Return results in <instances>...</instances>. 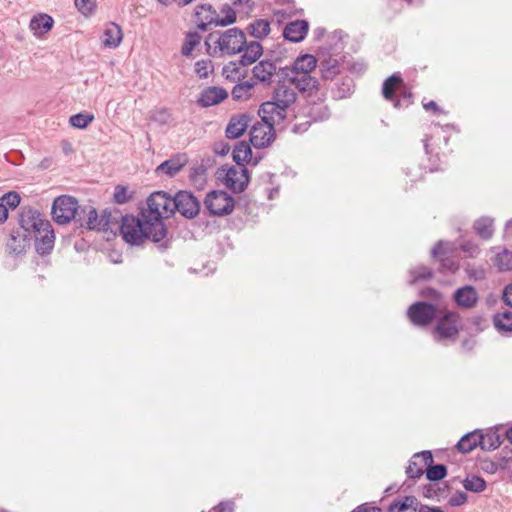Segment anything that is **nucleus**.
<instances>
[{
	"label": "nucleus",
	"mask_w": 512,
	"mask_h": 512,
	"mask_svg": "<svg viewBox=\"0 0 512 512\" xmlns=\"http://www.w3.org/2000/svg\"><path fill=\"white\" fill-rule=\"evenodd\" d=\"M233 3L235 5L247 6L248 8H251L250 0H233Z\"/></svg>",
	"instance_id": "338daca9"
},
{
	"label": "nucleus",
	"mask_w": 512,
	"mask_h": 512,
	"mask_svg": "<svg viewBox=\"0 0 512 512\" xmlns=\"http://www.w3.org/2000/svg\"><path fill=\"white\" fill-rule=\"evenodd\" d=\"M205 207L212 215L223 216L234 209V199L224 191H212L207 194Z\"/></svg>",
	"instance_id": "6e6552de"
},
{
	"label": "nucleus",
	"mask_w": 512,
	"mask_h": 512,
	"mask_svg": "<svg viewBox=\"0 0 512 512\" xmlns=\"http://www.w3.org/2000/svg\"><path fill=\"white\" fill-rule=\"evenodd\" d=\"M419 507H417V511L418 512H444L441 508L439 507H430V506H427V505H418Z\"/></svg>",
	"instance_id": "0e129e2a"
},
{
	"label": "nucleus",
	"mask_w": 512,
	"mask_h": 512,
	"mask_svg": "<svg viewBox=\"0 0 512 512\" xmlns=\"http://www.w3.org/2000/svg\"><path fill=\"white\" fill-rule=\"evenodd\" d=\"M421 295L423 297H430V298H433L435 300H438L441 298V294L436 291L435 289H432V288H428L424 291H422Z\"/></svg>",
	"instance_id": "680f3d73"
},
{
	"label": "nucleus",
	"mask_w": 512,
	"mask_h": 512,
	"mask_svg": "<svg viewBox=\"0 0 512 512\" xmlns=\"http://www.w3.org/2000/svg\"><path fill=\"white\" fill-rule=\"evenodd\" d=\"M259 116L261 120H256L251 125L250 142L255 148H264L274 140V124H278L281 121H272L271 118L264 119L263 115Z\"/></svg>",
	"instance_id": "39448f33"
},
{
	"label": "nucleus",
	"mask_w": 512,
	"mask_h": 512,
	"mask_svg": "<svg viewBox=\"0 0 512 512\" xmlns=\"http://www.w3.org/2000/svg\"><path fill=\"white\" fill-rule=\"evenodd\" d=\"M147 221L148 218L143 216L141 218L133 215L122 216L119 229L124 241L131 245H140L145 239L153 241L156 229Z\"/></svg>",
	"instance_id": "20e7f679"
},
{
	"label": "nucleus",
	"mask_w": 512,
	"mask_h": 512,
	"mask_svg": "<svg viewBox=\"0 0 512 512\" xmlns=\"http://www.w3.org/2000/svg\"><path fill=\"white\" fill-rule=\"evenodd\" d=\"M460 315L455 311H446L439 318L433 331L436 341L455 340L459 333Z\"/></svg>",
	"instance_id": "423d86ee"
},
{
	"label": "nucleus",
	"mask_w": 512,
	"mask_h": 512,
	"mask_svg": "<svg viewBox=\"0 0 512 512\" xmlns=\"http://www.w3.org/2000/svg\"><path fill=\"white\" fill-rule=\"evenodd\" d=\"M288 81L295 86V88L300 91H311L316 89L318 86V81L310 74L303 73H286Z\"/></svg>",
	"instance_id": "393cba45"
},
{
	"label": "nucleus",
	"mask_w": 512,
	"mask_h": 512,
	"mask_svg": "<svg viewBox=\"0 0 512 512\" xmlns=\"http://www.w3.org/2000/svg\"><path fill=\"white\" fill-rule=\"evenodd\" d=\"M252 151L250 145L241 141L237 143L233 149V160L236 162V166L243 165L244 162L251 161Z\"/></svg>",
	"instance_id": "2f4dec72"
},
{
	"label": "nucleus",
	"mask_w": 512,
	"mask_h": 512,
	"mask_svg": "<svg viewBox=\"0 0 512 512\" xmlns=\"http://www.w3.org/2000/svg\"><path fill=\"white\" fill-rule=\"evenodd\" d=\"M297 94L295 90L285 84L279 85L271 101L264 102L258 111L263 118H271L272 121H283L287 112L295 103Z\"/></svg>",
	"instance_id": "7ed1b4c3"
},
{
	"label": "nucleus",
	"mask_w": 512,
	"mask_h": 512,
	"mask_svg": "<svg viewBox=\"0 0 512 512\" xmlns=\"http://www.w3.org/2000/svg\"><path fill=\"white\" fill-rule=\"evenodd\" d=\"M151 120L160 125H166L171 122L172 117H171L169 110L162 108V109H158L152 113Z\"/></svg>",
	"instance_id": "603ef678"
},
{
	"label": "nucleus",
	"mask_w": 512,
	"mask_h": 512,
	"mask_svg": "<svg viewBox=\"0 0 512 512\" xmlns=\"http://www.w3.org/2000/svg\"><path fill=\"white\" fill-rule=\"evenodd\" d=\"M228 93L225 89L220 87H208L201 92V95L198 99V103L203 107H210L213 105H217L226 99Z\"/></svg>",
	"instance_id": "5701e85b"
},
{
	"label": "nucleus",
	"mask_w": 512,
	"mask_h": 512,
	"mask_svg": "<svg viewBox=\"0 0 512 512\" xmlns=\"http://www.w3.org/2000/svg\"><path fill=\"white\" fill-rule=\"evenodd\" d=\"M94 120V115L90 113H78L72 115L69 119V123L71 126L78 129H85L88 127Z\"/></svg>",
	"instance_id": "ea45409f"
},
{
	"label": "nucleus",
	"mask_w": 512,
	"mask_h": 512,
	"mask_svg": "<svg viewBox=\"0 0 512 512\" xmlns=\"http://www.w3.org/2000/svg\"><path fill=\"white\" fill-rule=\"evenodd\" d=\"M349 69L354 73H362L366 69V65L363 62H353L350 64Z\"/></svg>",
	"instance_id": "e2e57ef3"
},
{
	"label": "nucleus",
	"mask_w": 512,
	"mask_h": 512,
	"mask_svg": "<svg viewBox=\"0 0 512 512\" xmlns=\"http://www.w3.org/2000/svg\"><path fill=\"white\" fill-rule=\"evenodd\" d=\"M501 445V437L497 431H489L481 434V448L485 451H492Z\"/></svg>",
	"instance_id": "e433bc0d"
},
{
	"label": "nucleus",
	"mask_w": 512,
	"mask_h": 512,
	"mask_svg": "<svg viewBox=\"0 0 512 512\" xmlns=\"http://www.w3.org/2000/svg\"><path fill=\"white\" fill-rule=\"evenodd\" d=\"M220 12L223 16L218 14L217 25L225 27L236 22V12L229 5H223Z\"/></svg>",
	"instance_id": "37998d69"
},
{
	"label": "nucleus",
	"mask_w": 512,
	"mask_h": 512,
	"mask_svg": "<svg viewBox=\"0 0 512 512\" xmlns=\"http://www.w3.org/2000/svg\"><path fill=\"white\" fill-rule=\"evenodd\" d=\"M467 501V495L463 491H457L455 494H453L449 500L448 503L452 507H457L465 504Z\"/></svg>",
	"instance_id": "4d7b16f0"
},
{
	"label": "nucleus",
	"mask_w": 512,
	"mask_h": 512,
	"mask_svg": "<svg viewBox=\"0 0 512 512\" xmlns=\"http://www.w3.org/2000/svg\"><path fill=\"white\" fill-rule=\"evenodd\" d=\"M502 300L507 306L512 307V283L504 288Z\"/></svg>",
	"instance_id": "bf43d9fd"
},
{
	"label": "nucleus",
	"mask_w": 512,
	"mask_h": 512,
	"mask_svg": "<svg viewBox=\"0 0 512 512\" xmlns=\"http://www.w3.org/2000/svg\"><path fill=\"white\" fill-rule=\"evenodd\" d=\"M423 107L427 111L432 110L435 114H440L442 112V109L437 105L435 101L423 103Z\"/></svg>",
	"instance_id": "052dcab7"
},
{
	"label": "nucleus",
	"mask_w": 512,
	"mask_h": 512,
	"mask_svg": "<svg viewBox=\"0 0 512 512\" xmlns=\"http://www.w3.org/2000/svg\"><path fill=\"white\" fill-rule=\"evenodd\" d=\"M53 24L54 20L50 15L39 13L31 18L29 29L32 31L34 36L40 38L52 29Z\"/></svg>",
	"instance_id": "4be33fe9"
},
{
	"label": "nucleus",
	"mask_w": 512,
	"mask_h": 512,
	"mask_svg": "<svg viewBox=\"0 0 512 512\" xmlns=\"http://www.w3.org/2000/svg\"><path fill=\"white\" fill-rule=\"evenodd\" d=\"M437 309L434 305L427 302L413 303L407 311L409 320L418 326H426L430 324L436 317Z\"/></svg>",
	"instance_id": "1a4fd4ad"
},
{
	"label": "nucleus",
	"mask_w": 512,
	"mask_h": 512,
	"mask_svg": "<svg viewBox=\"0 0 512 512\" xmlns=\"http://www.w3.org/2000/svg\"><path fill=\"white\" fill-rule=\"evenodd\" d=\"M0 202L7 209H15L20 203V196L17 192L10 191L0 197Z\"/></svg>",
	"instance_id": "8fccbe9b"
},
{
	"label": "nucleus",
	"mask_w": 512,
	"mask_h": 512,
	"mask_svg": "<svg viewBox=\"0 0 512 512\" xmlns=\"http://www.w3.org/2000/svg\"><path fill=\"white\" fill-rule=\"evenodd\" d=\"M308 22L305 20H296L288 23L283 31V36L290 42H301L308 32Z\"/></svg>",
	"instance_id": "412c9836"
},
{
	"label": "nucleus",
	"mask_w": 512,
	"mask_h": 512,
	"mask_svg": "<svg viewBox=\"0 0 512 512\" xmlns=\"http://www.w3.org/2000/svg\"><path fill=\"white\" fill-rule=\"evenodd\" d=\"M35 247L39 254L45 255L50 253L54 247L55 235L51 224L43 227L39 232L35 233Z\"/></svg>",
	"instance_id": "f3484780"
},
{
	"label": "nucleus",
	"mask_w": 512,
	"mask_h": 512,
	"mask_svg": "<svg viewBox=\"0 0 512 512\" xmlns=\"http://www.w3.org/2000/svg\"><path fill=\"white\" fill-rule=\"evenodd\" d=\"M450 246L451 245L449 242L439 241L433 247L431 254L434 258H438L440 260L443 270L455 272L458 270V264L451 260L449 257H446V255L451 252Z\"/></svg>",
	"instance_id": "6ab92c4d"
},
{
	"label": "nucleus",
	"mask_w": 512,
	"mask_h": 512,
	"mask_svg": "<svg viewBox=\"0 0 512 512\" xmlns=\"http://www.w3.org/2000/svg\"><path fill=\"white\" fill-rule=\"evenodd\" d=\"M252 120L253 117L248 113H242L232 116L226 127V137L229 139L239 138L251 125Z\"/></svg>",
	"instance_id": "dca6fc26"
},
{
	"label": "nucleus",
	"mask_w": 512,
	"mask_h": 512,
	"mask_svg": "<svg viewBox=\"0 0 512 512\" xmlns=\"http://www.w3.org/2000/svg\"><path fill=\"white\" fill-rule=\"evenodd\" d=\"M254 88V84L250 81H245L236 84L232 91L231 95L234 100H244L248 99L251 96L252 90Z\"/></svg>",
	"instance_id": "4c0bfd02"
},
{
	"label": "nucleus",
	"mask_w": 512,
	"mask_h": 512,
	"mask_svg": "<svg viewBox=\"0 0 512 512\" xmlns=\"http://www.w3.org/2000/svg\"><path fill=\"white\" fill-rule=\"evenodd\" d=\"M494 266L500 271H507L512 268V251L503 250L496 254L493 260Z\"/></svg>",
	"instance_id": "58836bf2"
},
{
	"label": "nucleus",
	"mask_w": 512,
	"mask_h": 512,
	"mask_svg": "<svg viewBox=\"0 0 512 512\" xmlns=\"http://www.w3.org/2000/svg\"><path fill=\"white\" fill-rule=\"evenodd\" d=\"M188 163V157L184 153L176 154L170 159L162 162L155 169L158 177L166 176L172 178L176 176Z\"/></svg>",
	"instance_id": "f8f14e48"
},
{
	"label": "nucleus",
	"mask_w": 512,
	"mask_h": 512,
	"mask_svg": "<svg viewBox=\"0 0 512 512\" xmlns=\"http://www.w3.org/2000/svg\"><path fill=\"white\" fill-rule=\"evenodd\" d=\"M175 211L186 218L195 217L200 209L199 201L187 191H179L175 196Z\"/></svg>",
	"instance_id": "9b49d317"
},
{
	"label": "nucleus",
	"mask_w": 512,
	"mask_h": 512,
	"mask_svg": "<svg viewBox=\"0 0 512 512\" xmlns=\"http://www.w3.org/2000/svg\"><path fill=\"white\" fill-rule=\"evenodd\" d=\"M243 67L244 65H242L240 61H231L223 67L222 74L227 80L236 82L243 78L245 75Z\"/></svg>",
	"instance_id": "c756f323"
},
{
	"label": "nucleus",
	"mask_w": 512,
	"mask_h": 512,
	"mask_svg": "<svg viewBox=\"0 0 512 512\" xmlns=\"http://www.w3.org/2000/svg\"><path fill=\"white\" fill-rule=\"evenodd\" d=\"M83 212L87 214L86 226L91 230H100V217L95 208L88 206L83 209Z\"/></svg>",
	"instance_id": "de8ad7c7"
},
{
	"label": "nucleus",
	"mask_w": 512,
	"mask_h": 512,
	"mask_svg": "<svg viewBox=\"0 0 512 512\" xmlns=\"http://www.w3.org/2000/svg\"><path fill=\"white\" fill-rule=\"evenodd\" d=\"M74 2L77 10L85 17L93 15L96 11V0H75Z\"/></svg>",
	"instance_id": "a18cd8bd"
},
{
	"label": "nucleus",
	"mask_w": 512,
	"mask_h": 512,
	"mask_svg": "<svg viewBox=\"0 0 512 512\" xmlns=\"http://www.w3.org/2000/svg\"><path fill=\"white\" fill-rule=\"evenodd\" d=\"M305 114L314 122L323 121L328 119L329 110L323 103H314L305 107Z\"/></svg>",
	"instance_id": "f704fd0d"
},
{
	"label": "nucleus",
	"mask_w": 512,
	"mask_h": 512,
	"mask_svg": "<svg viewBox=\"0 0 512 512\" xmlns=\"http://www.w3.org/2000/svg\"><path fill=\"white\" fill-rule=\"evenodd\" d=\"M460 247L468 257H476L480 251L478 245L471 241L462 243Z\"/></svg>",
	"instance_id": "6e6d98bb"
},
{
	"label": "nucleus",
	"mask_w": 512,
	"mask_h": 512,
	"mask_svg": "<svg viewBox=\"0 0 512 512\" xmlns=\"http://www.w3.org/2000/svg\"><path fill=\"white\" fill-rule=\"evenodd\" d=\"M419 502L414 496H406L402 500L394 501L389 505V512H416Z\"/></svg>",
	"instance_id": "c85d7f7f"
},
{
	"label": "nucleus",
	"mask_w": 512,
	"mask_h": 512,
	"mask_svg": "<svg viewBox=\"0 0 512 512\" xmlns=\"http://www.w3.org/2000/svg\"><path fill=\"white\" fill-rule=\"evenodd\" d=\"M195 15L200 30L206 31L211 25L218 26V12L210 5L198 6Z\"/></svg>",
	"instance_id": "aec40b11"
},
{
	"label": "nucleus",
	"mask_w": 512,
	"mask_h": 512,
	"mask_svg": "<svg viewBox=\"0 0 512 512\" xmlns=\"http://www.w3.org/2000/svg\"><path fill=\"white\" fill-rule=\"evenodd\" d=\"M322 77L325 79H332L339 73V65L337 60L329 59L323 62L320 66Z\"/></svg>",
	"instance_id": "c03bdc74"
},
{
	"label": "nucleus",
	"mask_w": 512,
	"mask_h": 512,
	"mask_svg": "<svg viewBox=\"0 0 512 512\" xmlns=\"http://www.w3.org/2000/svg\"><path fill=\"white\" fill-rule=\"evenodd\" d=\"M426 477L430 481H438L443 479L447 474L446 466L443 464L427 465L425 469Z\"/></svg>",
	"instance_id": "79ce46f5"
},
{
	"label": "nucleus",
	"mask_w": 512,
	"mask_h": 512,
	"mask_svg": "<svg viewBox=\"0 0 512 512\" xmlns=\"http://www.w3.org/2000/svg\"><path fill=\"white\" fill-rule=\"evenodd\" d=\"M411 279L409 283L412 285L420 280H427L432 277V271L426 266H418L410 271Z\"/></svg>",
	"instance_id": "49530a36"
},
{
	"label": "nucleus",
	"mask_w": 512,
	"mask_h": 512,
	"mask_svg": "<svg viewBox=\"0 0 512 512\" xmlns=\"http://www.w3.org/2000/svg\"><path fill=\"white\" fill-rule=\"evenodd\" d=\"M505 233L506 234H510L512 233V219L509 220L507 223H506V226H505Z\"/></svg>",
	"instance_id": "774afa93"
},
{
	"label": "nucleus",
	"mask_w": 512,
	"mask_h": 512,
	"mask_svg": "<svg viewBox=\"0 0 512 512\" xmlns=\"http://www.w3.org/2000/svg\"><path fill=\"white\" fill-rule=\"evenodd\" d=\"M316 66V58L311 54H304L295 59L292 67L288 69V72L310 74Z\"/></svg>",
	"instance_id": "a878e982"
},
{
	"label": "nucleus",
	"mask_w": 512,
	"mask_h": 512,
	"mask_svg": "<svg viewBox=\"0 0 512 512\" xmlns=\"http://www.w3.org/2000/svg\"><path fill=\"white\" fill-rule=\"evenodd\" d=\"M493 324L498 332L512 331V311L496 313L493 317Z\"/></svg>",
	"instance_id": "473e14b6"
},
{
	"label": "nucleus",
	"mask_w": 512,
	"mask_h": 512,
	"mask_svg": "<svg viewBox=\"0 0 512 512\" xmlns=\"http://www.w3.org/2000/svg\"><path fill=\"white\" fill-rule=\"evenodd\" d=\"M213 63L211 60H199L195 63V73L200 78H207L213 72Z\"/></svg>",
	"instance_id": "3c124183"
},
{
	"label": "nucleus",
	"mask_w": 512,
	"mask_h": 512,
	"mask_svg": "<svg viewBox=\"0 0 512 512\" xmlns=\"http://www.w3.org/2000/svg\"><path fill=\"white\" fill-rule=\"evenodd\" d=\"M118 220L111 212L104 210L100 216V230L111 229L112 224H117Z\"/></svg>",
	"instance_id": "5fc2aeb1"
},
{
	"label": "nucleus",
	"mask_w": 512,
	"mask_h": 512,
	"mask_svg": "<svg viewBox=\"0 0 512 512\" xmlns=\"http://www.w3.org/2000/svg\"><path fill=\"white\" fill-rule=\"evenodd\" d=\"M252 72L253 77L260 83L271 85L277 72V66L273 61L262 60L253 67Z\"/></svg>",
	"instance_id": "a211bd4d"
},
{
	"label": "nucleus",
	"mask_w": 512,
	"mask_h": 512,
	"mask_svg": "<svg viewBox=\"0 0 512 512\" xmlns=\"http://www.w3.org/2000/svg\"><path fill=\"white\" fill-rule=\"evenodd\" d=\"M355 512H381L380 508L378 507H370V508H362L360 507L357 511Z\"/></svg>",
	"instance_id": "69168bd1"
},
{
	"label": "nucleus",
	"mask_w": 512,
	"mask_h": 512,
	"mask_svg": "<svg viewBox=\"0 0 512 512\" xmlns=\"http://www.w3.org/2000/svg\"><path fill=\"white\" fill-rule=\"evenodd\" d=\"M433 463V457L430 451L415 453L411 458L406 473L409 478H419L425 472L427 465Z\"/></svg>",
	"instance_id": "2eb2a0df"
},
{
	"label": "nucleus",
	"mask_w": 512,
	"mask_h": 512,
	"mask_svg": "<svg viewBox=\"0 0 512 512\" xmlns=\"http://www.w3.org/2000/svg\"><path fill=\"white\" fill-rule=\"evenodd\" d=\"M493 219L489 217H481L474 222L476 233L483 239H490L494 232Z\"/></svg>",
	"instance_id": "72a5a7b5"
},
{
	"label": "nucleus",
	"mask_w": 512,
	"mask_h": 512,
	"mask_svg": "<svg viewBox=\"0 0 512 512\" xmlns=\"http://www.w3.org/2000/svg\"><path fill=\"white\" fill-rule=\"evenodd\" d=\"M481 447V434L477 431L465 434L457 443V449L462 453H469L477 446Z\"/></svg>",
	"instance_id": "cd10ccee"
},
{
	"label": "nucleus",
	"mask_w": 512,
	"mask_h": 512,
	"mask_svg": "<svg viewBox=\"0 0 512 512\" xmlns=\"http://www.w3.org/2000/svg\"><path fill=\"white\" fill-rule=\"evenodd\" d=\"M243 55L241 56L240 62L244 66L251 65L254 63L263 53L262 45L257 41L246 42L243 48Z\"/></svg>",
	"instance_id": "bb28decb"
},
{
	"label": "nucleus",
	"mask_w": 512,
	"mask_h": 512,
	"mask_svg": "<svg viewBox=\"0 0 512 512\" xmlns=\"http://www.w3.org/2000/svg\"><path fill=\"white\" fill-rule=\"evenodd\" d=\"M78 202L74 197L63 195L56 198L52 205V217L58 224H67L75 218Z\"/></svg>",
	"instance_id": "0eeeda50"
},
{
	"label": "nucleus",
	"mask_w": 512,
	"mask_h": 512,
	"mask_svg": "<svg viewBox=\"0 0 512 512\" xmlns=\"http://www.w3.org/2000/svg\"><path fill=\"white\" fill-rule=\"evenodd\" d=\"M247 31L252 37L262 39L271 31L270 22L265 19H257L249 24Z\"/></svg>",
	"instance_id": "7c9ffc66"
},
{
	"label": "nucleus",
	"mask_w": 512,
	"mask_h": 512,
	"mask_svg": "<svg viewBox=\"0 0 512 512\" xmlns=\"http://www.w3.org/2000/svg\"><path fill=\"white\" fill-rule=\"evenodd\" d=\"M50 222L43 218L37 210L27 209L20 215V225L29 234L39 232L43 227H47Z\"/></svg>",
	"instance_id": "ddd939ff"
},
{
	"label": "nucleus",
	"mask_w": 512,
	"mask_h": 512,
	"mask_svg": "<svg viewBox=\"0 0 512 512\" xmlns=\"http://www.w3.org/2000/svg\"><path fill=\"white\" fill-rule=\"evenodd\" d=\"M132 198L129 194L128 188L122 185H117L114 191V200L118 204H125Z\"/></svg>",
	"instance_id": "864d4df0"
},
{
	"label": "nucleus",
	"mask_w": 512,
	"mask_h": 512,
	"mask_svg": "<svg viewBox=\"0 0 512 512\" xmlns=\"http://www.w3.org/2000/svg\"><path fill=\"white\" fill-rule=\"evenodd\" d=\"M200 36L197 33H189L187 34L185 41L182 46V54L184 56H189L195 47L200 43Z\"/></svg>",
	"instance_id": "09e8293b"
},
{
	"label": "nucleus",
	"mask_w": 512,
	"mask_h": 512,
	"mask_svg": "<svg viewBox=\"0 0 512 512\" xmlns=\"http://www.w3.org/2000/svg\"><path fill=\"white\" fill-rule=\"evenodd\" d=\"M402 84V78L398 74L388 77L382 86V93L385 99L392 101L395 96L396 89Z\"/></svg>",
	"instance_id": "c9c22d12"
},
{
	"label": "nucleus",
	"mask_w": 512,
	"mask_h": 512,
	"mask_svg": "<svg viewBox=\"0 0 512 512\" xmlns=\"http://www.w3.org/2000/svg\"><path fill=\"white\" fill-rule=\"evenodd\" d=\"M214 512H233L234 511V502L233 501H223L220 502L213 508Z\"/></svg>",
	"instance_id": "13d9d810"
},
{
	"label": "nucleus",
	"mask_w": 512,
	"mask_h": 512,
	"mask_svg": "<svg viewBox=\"0 0 512 512\" xmlns=\"http://www.w3.org/2000/svg\"><path fill=\"white\" fill-rule=\"evenodd\" d=\"M205 44L211 56L235 55L242 52L246 37L239 28H230L222 33H210Z\"/></svg>",
	"instance_id": "f03ea898"
},
{
	"label": "nucleus",
	"mask_w": 512,
	"mask_h": 512,
	"mask_svg": "<svg viewBox=\"0 0 512 512\" xmlns=\"http://www.w3.org/2000/svg\"><path fill=\"white\" fill-rule=\"evenodd\" d=\"M175 212V197L169 196L164 191L152 193L147 199V208L141 211V216L148 218L147 223L152 225L154 232L153 242L162 241L167 234L163 223L164 218H169Z\"/></svg>",
	"instance_id": "f257e3e1"
},
{
	"label": "nucleus",
	"mask_w": 512,
	"mask_h": 512,
	"mask_svg": "<svg viewBox=\"0 0 512 512\" xmlns=\"http://www.w3.org/2000/svg\"><path fill=\"white\" fill-rule=\"evenodd\" d=\"M123 39V33L121 27L111 22L104 29L101 42L105 48H117Z\"/></svg>",
	"instance_id": "b1692460"
},
{
	"label": "nucleus",
	"mask_w": 512,
	"mask_h": 512,
	"mask_svg": "<svg viewBox=\"0 0 512 512\" xmlns=\"http://www.w3.org/2000/svg\"><path fill=\"white\" fill-rule=\"evenodd\" d=\"M248 182V170L244 165L232 166L227 169L224 177V183L233 192L240 193L244 191Z\"/></svg>",
	"instance_id": "9d476101"
},
{
	"label": "nucleus",
	"mask_w": 512,
	"mask_h": 512,
	"mask_svg": "<svg viewBox=\"0 0 512 512\" xmlns=\"http://www.w3.org/2000/svg\"><path fill=\"white\" fill-rule=\"evenodd\" d=\"M453 300L461 309H472L479 301V294L472 285H465L455 290Z\"/></svg>",
	"instance_id": "4468645a"
},
{
	"label": "nucleus",
	"mask_w": 512,
	"mask_h": 512,
	"mask_svg": "<svg viewBox=\"0 0 512 512\" xmlns=\"http://www.w3.org/2000/svg\"><path fill=\"white\" fill-rule=\"evenodd\" d=\"M463 486L466 490L479 493L485 490L486 481L479 476H470L463 481Z\"/></svg>",
	"instance_id": "a19ab883"
}]
</instances>
